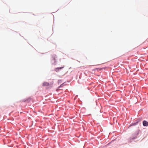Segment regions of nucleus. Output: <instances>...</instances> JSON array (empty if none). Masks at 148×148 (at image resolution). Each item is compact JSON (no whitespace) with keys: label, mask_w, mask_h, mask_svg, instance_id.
<instances>
[{"label":"nucleus","mask_w":148,"mask_h":148,"mask_svg":"<svg viewBox=\"0 0 148 148\" xmlns=\"http://www.w3.org/2000/svg\"><path fill=\"white\" fill-rule=\"evenodd\" d=\"M143 125L144 126H148V122L146 121H144L143 122Z\"/></svg>","instance_id":"obj_1"},{"label":"nucleus","mask_w":148,"mask_h":148,"mask_svg":"<svg viewBox=\"0 0 148 148\" xmlns=\"http://www.w3.org/2000/svg\"><path fill=\"white\" fill-rule=\"evenodd\" d=\"M53 81L50 82V83L49 84L47 83V86H48V88L51 87L52 86V85L53 84Z\"/></svg>","instance_id":"obj_2"},{"label":"nucleus","mask_w":148,"mask_h":148,"mask_svg":"<svg viewBox=\"0 0 148 148\" xmlns=\"http://www.w3.org/2000/svg\"><path fill=\"white\" fill-rule=\"evenodd\" d=\"M63 68H64V66L61 67L57 68L55 69V71L56 72H58L59 71V70L62 69Z\"/></svg>","instance_id":"obj_3"},{"label":"nucleus","mask_w":148,"mask_h":148,"mask_svg":"<svg viewBox=\"0 0 148 148\" xmlns=\"http://www.w3.org/2000/svg\"><path fill=\"white\" fill-rule=\"evenodd\" d=\"M56 56L55 55H53L52 56L53 60H54V63H56Z\"/></svg>","instance_id":"obj_4"},{"label":"nucleus","mask_w":148,"mask_h":148,"mask_svg":"<svg viewBox=\"0 0 148 148\" xmlns=\"http://www.w3.org/2000/svg\"><path fill=\"white\" fill-rule=\"evenodd\" d=\"M46 83L45 82L43 84V86H46Z\"/></svg>","instance_id":"obj_5"},{"label":"nucleus","mask_w":148,"mask_h":148,"mask_svg":"<svg viewBox=\"0 0 148 148\" xmlns=\"http://www.w3.org/2000/svg\"><path fill=\"white\" fill-rule=\"evenodd\" d=\"M62 84L61 85V86H60V87L62 86Z\"/></svg>","instance_id":"obj_6"},{"label":"nucleus","mask_w":148,"mask_h":148,"mask_svg":"<svg viewBox=\"0 0 148 148\" xmlns=\"http://www.w3.org/2000/svg\"><path fill=\"white\" fill-rule=\"evenodd\" d=\"M101 69H100V70H101Z\"/></svg>","instance_id":"obj_7"}]
</instances>
